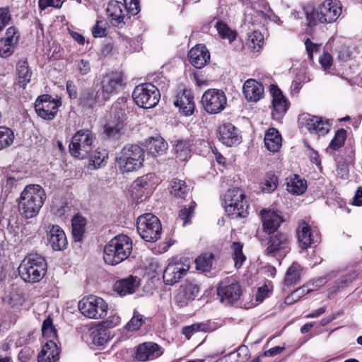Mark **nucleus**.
<instances>
[{
	"label": "nucleus",
	"mask_w": 362,
	"mask_h": 362,
	"mask_svg": "<svg viewBox=\"0 0 362 362\" xmlns=\"http://www.w3.org/2000/svg\"><path fill=\"white\" fill-rule=\"evenodd\" d=\"M45 189L39 185H26L18 199L20 215L25 219L37 216L46 199Z\"/></svg>",
	"instance_id": "obj_1"
},
{
	"label": "nucleus",
	"mask_w": 362,
	"mask_h": 362,
	"mask_svg": "<svg viewBox=\"0 0 362 362\" xmlns=\"http://www.w3.org/2000/svg\"><path fill=\"white\" fill-rule=\"evenodd\" d=\"M132 250V241L126 235L112 238L104 247L103 259L106 264L116 265L127 259Z\"/></svg>",
	"instance_id": "obj_2"
},
{
	"label": "nucleus",
	"mask_w": 362,
	"mask_h": 362,
	"mask_svg": "<svg viewBox=\"0 0 362 362\" xmlns=\"http://www.w3.org/2000/svg\"><path fill=\"white\" fill-rule=\"evenodd\" d=\"M20 276L26 282H38L46 274L47 264L45 258L38 254L28 255L18 268Z\"/></svg>",
	"instance_id": "obj_3"
},
{
	"label": "nucleus",
	"mask_w": 362,
	"mask_h": 362,
	"mask_svg": "<svg viewBox=\"0 0 362 362\" xmlns=\"http://www.w3.org/2000/svg\"><path fill=\"white\" fill-rule=\"evenodd\" d=\"M223 205L228 216L232 218H245L249 205L243 191L240 188L228 189L223 197Z\"/></svg>",
	"instance_id": "obj_4"
},
{
	"label": "nucleus",
	"mask_w": 362,
	"mask_h": 362,
	"mask_svg": "<svg viewBox=\"0 0 362 362\" xmlns=\"http://www.w3.org/2000/svg\"><path fill=\"white\" fill-rule=\"evenodd\" d=\"M95 134L89 129H81L73 136L69 144V152L79 159L87 158L94 148Z\"/></svg>",
	"instance_id": "obj_5"
},
{
	"label": "nucleus",
	"mask_w": 362,
	"mask_h": 362,
	"mask_svg": "<svg viewBox=\"0 0 362 362\" xmlns=\"http://www.w3.org/2000/svg\"><path fill=\"white\" fill-rule=\"evenodd\" d=\"M143 149L138 145L124 146L116 157L118 168L124 172H132L142 165L144 160Z\"/></svg>",
	"instance_id": "obj_6"
},
{
	"label": "nucleus",
	"mask_w": 362,
	"mask_h": 362,
	"mask_svg": "<svg viewBox=\"0 0 362 362\" xmlns=\"http://www.w3.org/2000/svg\"><path fill=\"white\" fill-rule=\"evenodd\" d=\"M136 229L141 238L146 242L157 241L161 234L160 220L152 214H145L138 217Z\"/></svg>",
	"instance_id": "obj_7"
},
{
	"label": "nucleus",
	"mask_w": 362,
	"mask_h": 362,
	"mask_svg": "<svg viewBox=\"0 0 362 362\" xmlns=\"http://www.w3.org/2000/svg\"><path fill=\"white\" fill-rule=\"evenodd\" d=\"M108 306L102 298L95 296H88L83 298L78 303V310L81 313L90 319H101L107 313Z\"/></svg>",
	"instance_id": "obj_8"
},
{
	"label": "nucleus",
	"mask_w": 362,
	"mask_h": 362,
	"mask_svg": "<svg viewBox=\"0 0 362 362\" xmlns=\"http://www.w3.org/2000/svg\"><path fill=\"white\" fill-rule=\"evenodd\" d=\"M135 103L140 107L151 108L160 100L159 90L152 83H146L137 86L132 93Z\"/></svg>",
	"instance_id": "obj_9"
},
{
	"label": "nucleus",
	"mask_w": 362,
	"mask_h": 362,
	"mask_svg": "<svg viewBox=\"0 0 362 362\" xmlns=\"http://www.w3.org/2000/svg\"><path fill=\"white\" fill-rule=\"evenodd\" d=\"M243 294L238 280L233 276L223 279L217 287V295L222 303L230 305L237 302Z\"/></svg>",
	"instance_id": "obj_10"
},
{
	"label": "nucleus",
	"mask_w": 362,
	"mask_h": 362,
	"mask_svg": "<svg viewBox=\"0 0 362 362\" xmlns=\"http://www.w3.org/2000/svg\"><path fill=\"white\" fill-rule=\"evenodd\" d=\"M123 74L119 71H110L103 76L100 89L108 100L124 87Z\"/></svg>",
	"instance_id": "obj_11"
},
{
	"label": "nucleus",
	"mask_w": 362,
	"mask_h": 362,
	"mask_svg": "<svg viewBox=\"0 0 362 362\" xmlns=\"http://www.w3.org/2000/svg\"><path fill=\"white\" fill-rule=\"evenodd\" d=\"M202 103L208 113L217 114L224 110L227 98L223 91L218 89H209L204 93Z\"/></svg>",
	"instance_id": "obj_12"
},
{
	"label": "nucleus",
	"mask_w": 362,
	"mask_h": 362,
	"mask_svg": "<svg viewBox=\"0 0 362 362\" xmlns=\"http://www.w3.org/2000/svg\"><path fill=\"white\" fill-rule=\"evenodd\" d=\"M61 105L59 100L53 98L51 95L45 94L40 95L35 100V110L37 115L47 120H52Z\"/></svg>",
	"instance_id": "obj_13"
},
{
	"label": "nucleus",
	"mask_w": 362,
	"mask_h": 362,
	"mask_svg": "<svg viewBox=\"0 0 362 362\" xmlns=\"http://www.w3.org/2000/svg\"><path fill=\"white\" fill-rule=\"evenodd\" d=\"M298 122L300 127H305L309 132H314L319 136L327 134L330 129V124L328 120L308 113L300 114Z\"/></svg>",
	"instance_id": "obj_14"
},
{
	"label": "nucleus",
	"mask_w": 362,
	"mask_h": 362,
	"mask_svg": "<svg viewBox=\"0 0 362 362\" xmlns=\"http://www.w3.org/2000/svg\"><path fill=\"white\" fill-rule=\"evenodd\" d=\"M268 235L267 247L264 250L266 255L275 257L277 255L288 252L290 250V241L286 233L276 232L274 234Z\"/></svg>",
	"instance_id": "obj_15"
},
{
	"label": "nucleus",
	"mask_w": 362,
	"mask_h": 362,
	"mask_svg": "<svg viewBox=\"0 0 362 362\" xmlns=\"http://www.w3.org/2000/svg\"><path fill=\"white\" fill-rule=\"evenodd\" d=\"M341 13V7L336 0H325L317 8L316 16L322 23L334 22Z\"/></svg>",
	"instance_id": "obj_16"
},
{
	"label": "nucleus",
	"mask_w": 362,
	"mask_h": 362,
	"mask_svg": "<svg viewBox=\"0 0 362 362\" xmlns=\"http://www.w3.org/2000/svg\"><path fill=\"white\" fill-rule=\"evenodd\" d=\"M20 35L15 27H9L4 37L0 40V57L7 58L15 52L18 44Z\"/></svg>",
	"instance_id": "obj_17"
},
{
	"label": "nucleus",
	"mask_w": 362,
	"mask_h": 362,
	"mask_svg": "<svg viewBox=\"0 0 362 362\" xmlns=\"http://www.w3.org/2000/svg\"><path fill=\"white\" fill-rule=\"evenodd\" d=\"M219 141L227 146H233L241 142L239 130L231 123H224L218 129Z\"/></svg>",
	"instance_id": "obj_18"
},
{
	"label": "nucleus",
	"mask_w": 362,
	"mask_h": 362,
	"mask_svg": "<svg viewBox=\"0 0 362 362\" xmlns=\"http://www.w3.org/2000/svg\"><path fill=\"white\" fill-rule=\"evenodd\" d=\"M107 101L98 86L84 90L80 98L81 105L87 108H93L104 105Z\"/></svg>",
	"instance_id": "obj_19"
},
{
	"label": "nucleus",
	"mask_w": 362,
	"mask_h": 362,
	"mask_svg": "<svg viewBox=\"0 0 362 362\" xmlns=\"http://www.w3.org/2000/svg\"><path fill=\"white\" fill-rule=\"evenodd\" d=\"M188 267L180 262H169L163 271V279L166 285H174L186 274Z\"/></svg>",
	"instance_id": "obj_20"
},
{
	"label": "nucleus",
	"mask_w": 362,
	"mask_h": 362,
	"mask_svg": "<svg viewBox=\"0 0 362 362\" xmlns=\"http://www.w3.org/2000/svg\"><path fill=\"white\" fill-rule=\"evenodd\" d=\"M47 238L52 248L56 251L64 250L67 239L64 231L57 225H49L47 230Z\"/></svg>",
	"instance_id": "obj_21"
},
{
	"label": "nucleus",
	"mask_w": 362,
	"mask_h": 362,
	"mask_svg": "<svg viewBox=\"0 0 362 362\" xmlns=\"http://www.w3.org/2000/svg\"><path fill=\"white\" fill-rule=\"evenodd\" d=\"M163 351L161 347L153 342H144L136 348V358L139 361L144 362L148 360H153L161 356Z\"/></svg>",
	"instance_id": "obj_22"
},
{
	"label": "nucleus",
	"mask_w": 362,
	"mask_h": 362,
	"mask_svg": "<svg viewBox=\"0 0 362 362\" xmlns=\"http://www.w3.org/2000/svg\"><path fill=\"white\" fill-rule=\"evenodd\" d=\"M270 93L272 96V115L276 118L285 114L288 108V103L281 90L275 85L270 86Z\"/></svg>",
	"instance_id": "obj_23"
},
{
	"label": "nucleus",
	"mask_w": 362,
	"mask_h": 362,
	"mask_svg": "<svg viewBox=\"0 0 362 362\" xmlns=\"http://www.w3.org/2000/svg\"><path fill=\"white\" fill-rule=\"evenodd\" d=\"M107 13L111 18L113 25L117 26L122 23L124 24L130 18L126 8H124V4L117 1L109 2Z\"/></svg>",
	"instance_id": "obj_24"
},
{
	"label": "nucleus",
	"mask_w": 362,
	"mask_h": 362,
	"mask_svg": "<svg viewBox=\"0 0 362 362\" xmlns=\"http://www.w3.org/2000/svg\"><path fill=\"white\" fill-rule=\"evenodd\" d=\"M313 230L311 229L310 226L305 222L301 221L299 223L298 228L297 230V237L299 243V247L303 249H307L317 242V233L314 235Z\"/></svg>",
	"instance_id": "obj_25"
},
{
	"label": "nucleus",
	"mask_w": 362,
	"mask_h": 362,
	"mask_svg": "<svg viewBox=\"0 0 362 362\" xmlns=\"http://www.w3.org/2000/svg\"><path fill=\"white\" fill-rule=\"evenodd\" d=\"M188 58L193 66L202 69L209 62L210 53L204 45H197L189 50Z\"/></svg>",
	"instance_id": "obj_26"
},
{
	"label": "nucleus",
	"mask_w": 362,
	"mask_h": 362,
	"mask_svg": "<svg viewBox=\"0 0 362 362\" xmlns=\"http://www.w3.org/2000/svg\"><path fill=\"white\" fill-rule=\"evenodd\" d=\"M263 230L268 235L276 233L281 223L282 217L274 211H262Z\"/></svg>",
	"instance_id": "obj_27"
},
{
	"label": "nucleus",
	"mask_w": 362,
	"mask_h": 362,
	"mask_svg": "<svg viewBox=\"0 0 362 362\" xmlns=\"http://www.w3.org/2000/svg\"><path fill=\"white\" fill-rule=\"evenodd\" d=\"M174 105L175 107H179L180 111H181L184 115H192L194 110V103L192 92L189 90H184L182 92L178 93L174 101Z\"/></svg>",
	"instance_id": "obj_28"
},
{
	"label": "nucleus",
	"mask_w": 362,
	"mask_h": 362,
	"mask_svg": "<svg viewBox=\"0 0 362 362\" xmlns=\"http://www.w3.org/2000/svg\"><path fill=\"white\" fill-rule=\"evenodd\" d=\"M199 292V287L196 283L186 281L180 286V292L176 296V300L181 305H185L188 300H194Z\"/></svg>",
	"instance_id": "obj_29"
},
{
	"label": "nucleus",
	"mask_w": 362,
	"mask_h": 362,
	"mask_svg": "<svg viewBox=\"0 0 362 362\" xmlns=\"http://www.w3.org/2000/svg\"><path fill=\"white\" fill-rule=\"evenodd\" d=\"M243 93L247 100L257 102L264 95V87L261 83L255 79H248L243 85Z\"/></svg>",
	"instance_id": "obj_30"
},
{
	"label": "nucleus",
	"mask_w": 362,
	"mask_h": 362,
	"mask_svg": "<svg viewBox=\"0 0 362 362\" xmlns=\"http://www.w3.org/2000/svg\"><path fill=\"white\" fill-rule=\"evenodd\" d=\"M59 350L56 343L49 339L42 346L37 356L38 362H56L59 360Z\"/></svg>",
	"instance_id": "obj_31"
},
{
	"label": "nucleus",
	"mask_w": 362,
	"mask_h": 362,
	"mask_svg": "<svg viewBox=\"0 0 362 362\" xmlns=\"http://www.w3.org/2000/svg\"><path fill=\"white\" fill-rule=\"evenodd\" d=\"M192 187L185 180L173 178L170 183V192L172 196L180 199H186L190 196Z\"/></svg>",
	"instance_id": "obj_32"
},
{
	"label": "nucleus",
	"mask_w": 362,
	"mask_h": 362,
	"mask_svg": "<svg viewBox=\"0 0 362 362\" xmlns=\"http://www.w3.org/2000/svg\"><path fill=\"white\" fill-rule=\"evenodd\" d=\"M264 146L271 152L279 151L282 144V138L279 132L274 128H269L264 134Z\"/></svg>",
	"instance_id": "obj_33"
},
{
	"label": "nucleus",
	"mask_w": 362,
	"mask_h": 362,
	"mask_svg": "<svg viewBox=\"0 0 362 362\" xmlns=\"http://www.w3.org/2000/svg\"><path fill=\"white\" fill-rule=\"evenodd\" d=\"M138 286V279L130 276L128 278L117 281L114 285V289L119 295L125 296L133 293Z\"/></svg>",
	"instance_id": "obj_34"
},
{
	"label": "nucleus",
	"mask_w": 362,
	"mask_h": 362,
	"mask_svg": "<svg viewBox=\"0 0 362 362\" xmlns=\"http://www.w3.org/2000/svg\"><path fill=\"white\" fill-rule=\"evenodd\" d=\"M146 146L148 153L156 157L164 153L168 148V144L160 136L156 135L146 140Z\"/></svg>",
	"instance_id": "obj_35"
},
{
	"label": "nucleus",
	"mask_w": 362,
	"mask_h": 362,
	"mask_svg": "<svg viewBox=\"0 0 362 362\" xmlns=\"http://www.w3.org/2000/svg\"><path fill=\"white\" fill-rule=\"evenodd\" d=\"M174 148L176 157L182 161L187 160L190 158L191 153L193 152L189 137L175 141Z\"/></svg>",
	"instance_id": "obj_36"
},
{
	"label": "nucleus",
	"mask_w": 362,
	"mask_h": 362,
	"mask_svg": "<svg viewBox=\"0 0 362 362\" xmlns=\"http://www.w3.org/2000/svg\"><path fill=\"white\" fill-rule=\"evenodd\" d=\"M16 74L18 76V83L21 87L25 88L27 83L30 81L32 71L29 68L27 60H20L16 65Z\"/></svg>",
	"instance_id": "obj_37"
},
{
	"label": "nucleus",
	"mask_w": 362,
	"mask_h": 362,
	"mask_svg": "<svg viewBox=\"0 0 362 362\" xmlns=\"http://www.w3.org/2000/svg\"><path fill=\"white\" fill-rule=\"evenodd\" d=\"M306 188V181L301 179L299 175H293L290 178H287L286 189L292 194H302L305 192Z\"/></svg>",
	"instance_id": "obj_38"
},
{
	"label": "nucleus",
	"mask_w": 362,
	"mask_h": 362,
	"mask_svg": "<svg viewBox=\"0 0 362 362\" xmlns=\"http://www.w3.org/2000/svg\"><path fill=\"white\" fill-rule=\"evenodd\" d=\"M264 44V37L261 32L255 30L248 35L247 45L253 52H259Z\"/></svg>",
	"instance_id": "obj_39"
},
{
	"label": "nucleus",
	"mask_w": 362,
	"mask_h": 362,
	"mask_svg": "<svg viewBox=\"0 0 362 362\" xmlns=\"http://www.w3.org/2000/svg\"><path fill=\"white\" fill-rule=\"evenodd\" d=\"M153 175L147 174L146 175L138 177L133 183L134 193L136 191L138 193H144L153 185L152 181Z\"/></svg>",
	"instance_id": "obj_40"
},
{
	"label": "nucleus",
	"mask_w": 362,
	"mask_h": 362,
	"mask_svg": "<svg viewBox=\"0 0 362 362\" xmlns=\"http://www.w3.org/2000/svg\"><path fill=\"white\" fill-rule=\"evenodd\" d=\"M301 267L296 263L293 262L288 269L284 279L285 284L291 286L296 284L300 278Z\"/></svg>",
	"instance_id": "obj_41"
},
{
	"label": "nucleus",
	"mask_w": 362,
	"mask_h": 362,
	"mask_svg": "<svg viewBox=\"0 0 362 362\" xmlns=\"http://www.w3.org/2000/svg\"><path fill=\"white\" fill-rule=\"evenodd\" d=\"M243 248V244L240 242H233L230 247L232 257L236 268H240L246 259Z\"/></svg>",
	"instance_id": "obj_42"
},
{
	"label": "nucleus",
	"mask_w": 362,
	"mask_h": 362,
	"mask_svg": "<svg viewBox=\"0 0 362 362\" xmlns=\"http://www.w3.org/2000/svg\"><path fill=\"white\" fill-rule=\"evenodd\" d=\"M86 226V219L76 216L72 219V235L75 241H80L83 235Z\"/></svg>",
	"instance_id": "obj_43"
},
{
	"label": "nucleus",
	"mask_w": 362,
	"mask_h": 362,
	"mask_svg": "<svg viewBox=\"0 0 362 362\" xmlns=\"http://www.w3.org/2000/svg\"><path fill=\"white\" fill-rule=\"evenodd\" d=\"M214 259L211 253H204L199 255L195 260L196 268L203 272L211 270Z\"/></svg>",
	"instance_id": "obj_44"
},
{
	"label": "nucleus",
	"mask_w": 362,
	"mask_h": 362,
	"mask_svg": "<svg viewBox=\"0 0 362 362\" xmlns=\"http://www.w3.org/2000/svg\"><path fill=\"white\" fill-rule=\"evenodd\" d=\"M124 126V123H122V120L116 122L115 120L111 119L104 125V132L110 138H117L119 136Z\"/></svg>",
	"instance_id": "obj_45"
},
{
	"label": "nucleus",
	"mask_w": 362,
	"mask_h": 362,
	"mask_svg": "<svg viewBox=\"0 0 362 362\" xmlns=\"http://www.w3.org/2000/svg\"><path fill=\"white\" fill-rule=\"evenodd\" d=\"M215 28L222 39H226L230 42H233L236 37V33L230 29L228 25L221 21H217L215 24Z\"/></svg>",
	"instance_id": "obj_46"
},
{
	"label": "nucleus",
	"mask_w": 362,
	"mask_h": 362,
	"mask_svg": "<svg viewBox=\"0 0 362 362\" xmlns=\"http://www.w3.org/2000/svg\"><path fill=\"white\" fill-rule=\"evenodd\" d=\"M346 138V131L344 129H339L335 132L334 138L327 148V151L329 150L337 151L344 144Z\"/></svg>",
	"instance_id": "obj_47"
},
{
	"label": "nucleus",
	"mask_w": 362,
	"mask_h": 362,
	"mask_svg": "<svg viewBox=\"0 0 362 362\" xmlns=\"http://www.w3.org/2000/svg\"><path fill=\"white\" fill-rule=\"evenodd\" d=\"M210 331V327L208 323H195L190 326L183 327L182 334L187 339H189L192 334L198 332H207Z\"/></svg>",
	"instance_id": "obj_48"
},
{
	"label": "nucleus",
	"mask_w": 362,
	"mask_h": 362,
	"mask_svg": "<svg viewBox=\"0 0 362 362\" xmlns=\"http://www.w3.org/2000/svg\"><path fill=\"white\" fill-rule=\"evenodd\" d=\"M14 140L13 131L6 127H0V150L11 146Z\"/></svg>",
	"instance_id": "obj_49"
},
{
	"label": "nucleus",
	"mask_w": 362,
	"mask_h": 362,
	"mask_svg": "<svg viewBox=\"0 0 362 362\" xmlns=\"http://www.w3.org/2000/svg\"><path fill=\"white\" fill-rule=\"evenodd\" d=\"M125 108L126 105L124 98H122L119 99V100L112 106V119L115 120L116 122H119L122 120V123H124V120L126 119Z\"/></svg>",
	"instance_id": "obj_50"
},
{
	"label": "nucleus",
	"mask_w": 362,
	"mask_h": 362,
	"mask_svg": "<svg viewBox=\"0 0 362 362\" xmlns=\"http://www.w3.org/2000/svg\"><path fill=\"white\" fill-rule=\"evenodd\" d=\"M278 185L277 177L272 172L266 174L264 181L262 182V190L265 193H271L276 189Z\"/></svg>",
	"instance_id": "obj_51"
},
{
	"label": "nucleus",
	"mask_w": 362,
	"mask_h": 362,
	"mask_svg": "<svg viewBox=\"0 0 362 362\" xmlns=\"http://www.w3.org/2000/svg\"><path fill=\"white\" fill-rule=\"evenodd\" d=\"M107 157V153L104 151L103 152L95 151L90 153V156L87 158H89V168L91 169H98L103 165L105 158Z\"/></svg>",
	"instance_id": "obj_52"
},
{
	"label": "nucleus",
	"mask_w": 362,
	"mask_h": 362,
	"mask_svg": "<svg viewBox=\"0 0 362 362\" xmlns=\"http://www.w3.org/2000/svg\"><path fill=\"white\" fill-rule=\"evenodd\" d=\"M196 206V202L192 201L188 206H185L180 210L178 217L180 219L183 221V226L190 222V220L194 215Z\"/></svg>",
	"instance_id": "obj_53"
},
{
	"label": "nucleus",
	"mask_w": 362,
	"mask_h": 362,
	"mask_svg": "<svg viewBox=\"0 0 362 362\" xmlns=\"http://www.w3.org/2000/svg\"><path fill=\"white\" fill-rule=\"evenodd\" d=\"M144 322V317L142 315L134 310L131 320L126 324L125 329L127 331H136Z\"/></svg>",
	"instance_id": "obj_54"
},
{
	"label": "nucleus",
	"mask_w": 362,
	"mask_h": 362,
	"mask_svg": "<svg viewBox=\"0 0 362 362\" xmlns=\"http://www.w3.org/2000/svg\"><path fill=\"white\" fill-rule=\"evenodd\" d=\"M42 335L47 338H54L57 336V330L53 326L52 320L50 317L45 319L42 326Z\"/></svg>",
	"instance_id": "obj_55"
},
{
	"label": "nucleus",
	"mask_w": 362,
	"mask_h": 362,
	"mask_svg": "<svg viewBox=\"0 0 362 362\" xmlns=\"http://www.w3.org/2000/svg\"><path fill=\"white\" fill-rule=\"evenodd\" d=\"M91 338L93 343L97 346L103 345L108 339L105 330L103 329H98L92 331Z\"/></svg>",
	"instance_id": "obj_56"
},
{
	"label": "nucleus",
	"mask_w": 362,
	"mask_h": 362,
	"mask_svg": "<svg viewBox=\"0 0 362 362\" xmlns=\"http://www.w3.org/2000/svg\"><path fill=\"white\" fill-rule=\"evenodd\" d=\"M189 137L193 152L201 153L206 148L208 144L204 140L192 135Z\"/></svg>",
	"instance_id": "obj_57"
},
{
	"label": "nucleus",
	"mask_w": 362,
	"mask_h": 362,
	"mask_svg": "<svg viewBox=\"0 0 362 362\" xmlns=\"http://www.w3.org/2000/svg\"><path fill=\"white\" fill-rule=\"evenodd\" d=\"M124 8H126L129 17L131 16H135L140 11V6L139 0H124Z\"/></svg>",
	"instance_id": "obj_58"
},
{
	"label": "nucleus",
	"mask_w": 362,
	"mask_h": 362,
	"mask_svg": "<svg viewBox=\"0 0 362 362\" xmlns=\"http://www.w3.org/2000/svg\"><path fill=\"white\" fill-rule=\"evenodd\" d=\"M349 285V279L346 276H342L337 280L329 289V296L337 293L341 288H344Z\"/></svg>",
	"instance_id": "obj_59"
},
{
	"label": "nucleus",
	"mask_w": 362,
	"mask_h": 362,
	"mask_svg": "<svg viewBox=\"0 0 362 362\" xmlns=\"http://www.w3.org/2000/svg\"><path fill=\"white\" fill-rule=\"evenodd\" d=\"M305 49L310 60L313 58V53L319 52L321 45L313 42L309 38L305 41Z\"/></svg>",
	"instance_id": "obj_60"
},
{
	"label": "nucleus",
	"mask_w": 362,
	"mask_h": 362,
	"mask_svg": "<svg viewBox=\"0 0 362 362\" xmlns=\"http://www.w3.org/2000/svg\"><path fill=\"white\" fill-rule=\"evenodd\" d=\"M65 0H39V7L44 10L47 7L59 8Z\"/></svg>",
	"instance_id": "obj_61"
},
{
	"label": "nucleus",
	"mask_w": 362,
	"mask_h": 362,
	"mask_svg": "<svg viewBox=\"0 0 362 362\" xmlns=\"http://www.w3.org/2000/svg\"><path fill=\"white\" fill-rule=\"evenodd\" d=\"M76 66L79 74L83 76L88 74L91 70L89 61L84 59L76 61Z\"/></svg>",
	"instance_id": "obj_62"
},
{
	"label": "nucleus",
	"mask_w": 362,
	"mask_h": 362,
	"mask_svg": "<svg viewBox=\"0 0 362 362\" xmlns=\"http://www.w3.org/2000/svg\"><path fill=\"white\" fill-rule=\"evenodd\" d=\"M34 351L30 347H24L18 354V359L20 362H28L33 356Z\"/></svg>",
	"instance_id": "obj_63"
},
{
	"label": "nucleus",
	"mask_w": 362,
	"mask_h": 362,
	"mask_svg": "<svg viewBox=\"0 0 362 362\" xmlns=\"http://www.w3.org/2000/svg\"><path fill=\"white\" fill-rule=\"evenodd\" d=\"M333 59L332 55L327 51H324L320 57V63L325 69H328L332 65Z\"/></svg>",
	"instance_id": "obj_64"
}]
</instances>
